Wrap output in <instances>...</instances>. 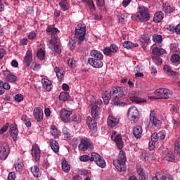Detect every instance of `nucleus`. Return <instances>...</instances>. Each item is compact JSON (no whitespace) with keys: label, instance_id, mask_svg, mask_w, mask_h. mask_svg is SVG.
Returning <instances> with one entry per match:
<instances>
[{"label":"nucleus","instance_id":"f257e3e1","mask_svg":"<svg viewBox=\"0 0 180 180\" xmlns=\"http://www.w3.org/2000/svg\"><path fill=\"white\" fill-rule=\"evenodd\" d=\"M98 105H102V101L101 100H98L91 104V115L94 120L91 117H88L86 119V123L89 128L91 131L94 132L96 131L98 129L96 127V120L99 119V116H101V113L102 112L101 110V108H99Z\"/></svg>","mask_w":180,"mask_h":180},{"label":"nucleus","instance_id":"f03ea898","mask_svg":"<svg viewBox=\"0 0 180 180\" xmlns=\"http://www.w3.org/2000/svg\"><path fill=\"white\" fill-rule=\"evenodd\" d=\"M91 58H89L88 63L94 68H102L103 67V54L97 50H92L90 53Z\"/></svg>","mask_w":180,"mask_h":180},{"label":"nucleus","instance_id":"7ed1b4c3","mask_svg":"<svg viewBox=\"0 0 180 180\" xmlns=\"http://www.w3.org/2000/svg\"><path fill=\"white\" fill-rule=\"evenodd\" d=\"M132 19H135L139 22H147L148 20H150L148 8H146L144 6H141L139 12L132 16Z\"/></svg>","mask_w":180,"mask_h":180},{"label":"nucleus","instance_id":"20e7f679","mask_svg":"<svg viewBox=\"0 0 180 180\" xmlns=\"http://www.w3.org/2000/svg\"><path fill=\"white\" fill-rule=\"evenodd\" d=\"M75 36L78 40L77 44L81 46L85 41V34H86V25L85 24H79L75 31Z\"/></svg>","mask_w":180,"mask_h":180},{"label":"nucleus","instance_id":"39448f33","mask_svg":"<svg viewBox=\"0 0 180 180\" xmlns=\"http://www.w3.org/2000/svg\"><path fill=\"white\" fill-rule=\"evenodd\" d=\"M128 119L131 123H136L140 119V112L136 107L132 106L128 110Z\"/></svg>","mask_w":180,"mask_h":180},{"label":"nucleus","instance_id":"423d86ee","mask_svg":"<svg viewBox=\"0 0 180 180\" xmlns=\"http://www.w3.org/2000/svg\"><path fill=\"white\" fill-rule=\"evenodd\" d=\"M79 149L81 151H86V150H94V145L89 141L88 138H84L81 140L79 145Z\"/></svg>","mask_w":180,"mask_h":180},{"label":"nucleus","instance_id":"0eeeda50","mask_svg":"<svg viewBox=\"0 0 180 180\" xmlns=\"http://www.w3.org/2000/svg\"><path fill=\"white\" fill-rule=\"evenodd\" d=\"M31 154L34 161H36L37 162H39L40 161V157L41 153L40 152V148L39 147V145L37 143L32 145L31 149Z\"/></svg>","mask_w":180,"mask_h":180},{"label":"nucleus","instance_id":"6e6552de","mask_svg":"<svg viewBox=\"0 0 180 180\" xmlns=\"http://www.w3.org/2000/svg\"><path fill=\"white\" fill-rule=\"evenodd\" d=\"M11 151V149L9 148V145L8 143H4L2 144V146L0 147V158L1 160H6L8 158V155H9V153Z\"/></svg>","mask_w":180,"mask_h":180},{"label":"nucleus","instance_id":"1a4fd4ad","mask_svg":"<svg viewBox=\"0 0 180 180\" xmlns=\"http://www.w3.org/2000/svg\"><path fill=\"white\" fill-rule=\"evenodd\" d=\"M71 115H72V111L68 110L65 108H63L60 110V119L64 123H70L71 121Z\"/></svg>","mask_w":180,"mask_h":180},{"label":"nucleus","instance_id":"9d476101","mask_svg":"<svg viewBox=\"0 0 180 180\" xmlns=\"http://www.w3.org/2000/svg\"><path fill=\"white\" fill-rule=\"evenodd\" d=\"M124 95V91L122 87H114L110 94V98L112 99H120V98H123Z\"/></svg>","mask_w":180,"mask_h":180},{"label":"nucleus","instance_id":"9b49d317","mask_svg":"<svg viewBox=\"0 0 180 180\" xmlns=\"http://www.w3.org/2000/svg\"><path fill=\"white\" fill-rule=\"evenodd\" d=\"M149 124H152V126H155V127H160L162 124L161 120L155 117V111L154 110H150Z\"/></svg>","mask_w":180,"mask_h":180},{"label":"nucleus","instance_id":"f8f14e48","mask_svg":"<svg viewBox=\"0 0 180 180\" xmlns=\"http://www.w3.org/2000/svg\"><path fill=\"white\" fill-rule=\"evenodd\" d=\"M155 95L159 96L157 99H168L169 98V89H159L155 91Z\"/></svg>","mask_w":180,"mask_h":180},{"label":"nucleus","instance_id":"ddd939ff","mask_svg":"<svg viewBox=\"0 0 180 180\" xmlns=\"http://www.w3.org/2000/svg\"><path fill=\"white\" fill-rule=\"evenodd\" d=\"M163 70L167 74V75L172 77V78H174V79L179 78V73H178L176 71L172 70V68H171V67L169 65H165Z\"/></svg>","mask_w":180,"mask_h":180},{"label":"nucleus","instance_id":"4468645a","mask_svg":"<svg viewBox=\"0 0 180 180\" xmlns=\"http://www.w3.org/2000/svg\"><path fill=\"white\" fill-rule=\"evenodd\" d=\"M33 115L37 122H43V110L40 107L34 108Z\"/></svg>","mask_w":180,"mask_h":180},{"label":"nucleus","instance_id":"2eb2a0df","mask_svg":"<svg viewBox=\"0 0 180 180\" xmlns=\"http://www.w3.org/2000/svg\"><path fill=\"white\" fill-rule=\"evenodd\" d=\"M111 139L116 143V146L119 150H122V148H123V140L122 139L121 134H117L115 136L114 134V135H112Z\"/></svg>","mask_w":180,"mask_h":180},{"label":"nucleus","instance_id":"dca6fc26","mask_svg":"<svg viewBox=\"0 0 180 180\" xmlns=\"http://www.w3.org/2000/svg\"><path fill=\"white\" fill-rule=\"evenodd\" d=\"M10 133L13 141H18V134H19V131L18 130V126L16 124L11 125Z\"/></svg>","mask_w":180,"mask_h":180},{"label":"nucleus","instance_id":"f3484780","mask_svg":"<svg viewBox=\"0 0 180 180\" xmlns=\"http://www.w3.org/2000/svg\"><path fill=\"white\" fill-rule=\"evenodd\" d=\"M163 158L166 160V161H169L170 162H174L175 160V155L174 153H171L169 150H164L162 153Z\"/></svg>","mask_w":180,"mask_h":180},{"label":"nucleus","instance_id":"a211bd4d","mask_svg":"<svg viewBox=\"0 0 180 180\" xmlns=\"http://www.w3.org/2000/svg\"><path fill=\"white\" fill-rule=\"evenodd\" d=\"M3 72L4 77H6V79L8 81V82L15 83L16 81H18V77L11 74L10 71L5 70Z\"/></svg>","mask_w":180,"mask_h":180},{"label":"nucleus","instance_id":"6ab92c4d","mask_svg":"<svg viewBox=\"0 0 180 180\" xmlns=\"http://www.w3.org/2000/svg\"><path fill=\"white\" fill-rule=\"evenodd\" d=\"M32 60H33V56L32 55V50L28 49L25 57L24 58V63L27 67H29L32 63Z\"/></svg>","mask_w":180,"mask_h":180},{"label":"nucleus","instance_id":"aec40b11","mask_svg":"<svg viewBox=\"0 0 180 180\" xmlns=\"http://www.w3.org/2000/svg\"><path fill=\"white\" fill-rule=\"evenodd\" d=\"M118 49L117 46H110V47H106L103 49V53L105 56H110L112 53H116Z\"/></svg>","mask_w":180,"mask_h":180},{"label":"nucleus","instance_id":"412c9836","mask_svg":"<svg viewBox=\"0 0 180 180\" xmlns=\"http://www.w3.org/2000/svg\"><path fill=\"white\" fill-rule=\"evenodd\" d=\"M54 71L57 75L58 79L61 82V81H63V78H64V74H65V71H64V69L60 67H56Z\"/></svg>","mask_w":180,"mask_h":180},{"label":"nucleus","instance_id":"4be33fe9","mask_svg":"<svg viewBox=\"0 0 180 180\" xmlns=\"http://www.w3.org/2000/svg\"><path fill=\"white\" fill-rule=\"evenodd\" d=\"M49 144L53 153H57L60 151V146L58 145V142H57V141L54 139H50Z\"/></svg>","mask_w":180,"mask_h":180},{"label":"nucleus","instance_id":"5701e85b","mask_svg":"<svg viewBox=\"0 0 180 180\" xmlns=\"http://www.w3.org/2000/svg\"><path fill=\"white\" fill-rule=\"evenodd\" d=\"M133 134L136 139H141V135L143 134L141 126L135 127L133 129Z\"/></svg>","mask_w":180,"mask_h":180},{"label":"nucleus","instance_id":"b1692460","mask_svg":"<svg viewBox=\"0 0 180 180\" xmlns=\"http://www.w3.org/2000/svg\"><path fill=\"white\" fill-rule=\"evenodd\" d=\"M107 123H108V126H110V127H115V126L118 124L119 120L117 118H115L113 116L110 115L108 118Z\"/></svg>","mask_w":180,"mask_h":180},{"label":"nucleus","instance_id":"393cba45","mask_svg":"<svg viewBox=\"0 0 180 180\" xmlns=\"http://www.w3.org/2000/svg\"><path fill=\"white\" fill-rule=\"evenodd\" d=\"M46 33L51 34V36H57L60 33V30L54 27H48L46 29Z\"/></svg>","mask_w":180,"mask_h":180},{"label":"nucleus","instance_id":"a878e982","mask_svg":"<svg viewBox=\"0 0 180 180\" xmlns=\"http://www.w3.org/2000/svg\"><path fill=\"white\" fill-rule=\"evenodd\" d=\"M42 84L47 92H50V91L53 89V84L51 83V81L49 80L48 79H44L42 80Z\"/></svg>","mask_w":180,"mask_h":180},{"label":"nucleus","instance_id":"bb28decb","mask_svg":"<svg viewBox=\"0 0 180 180\" xmlns=\"http://www.w3.org/2000/svg\"><path fill=\"white\" fill-rule=\"evenodd\" d=\"M164 19V13L162 11H158L155 13L153 17V22L160 23Z\"/></svg>","mask_w":180,"mask_h":180},{"label":"nucleus","instance_id":"cd10ccee","mask_svg":"<svg viewBox=\"0 0 180 180\" xmlns=\"http://www.w3.org/2000/svg\"><path fill=\"white\" fill-rule=\"evenodd\" d=\"M165 53H167V51H165V49L158 48V46H156L153 49V53L154 54V56H162V54H165Z\"/></svg>","mask_w":180,"mask_h":180},{"label":"nucleus","instance_id":"c85d7f7f","mask_svg":"<svg viewBox=\"0 0 180 180\" xmlns=\"http://www.w3.org/2000/svg\"><path fill=\"white\" fill-rule=\"evenodd\" d=\"M112 91H104L103 94H102V98H103V102L105 103V105H108V103H109V101H110V94H111Z\"/></svg>","mask_w":180,"mask_h":180},{"label":"nucleus","instance_id":"c756f323","mask_svg":"<svg viewBox=\"0 0 180 180\" xmlns=\"http://www.w3.org/2000/svg\"><path fill=\"white\" fill-rule=\"evenodd\" d=\"M59 6L61 11L65 12V11H68L70 9V5L68 4V1L67 0H61L59 3Z\"/></svg>","mask_w":180,"mask_h":180},{"label":"nucleus","instance_id":"7c9ffc66","mask_svg":"<svg viewBox=\"0 0 180 180\" xmlns=\"http://www.w3.org/2000/svg\"><path fill=\"white\" fill-rule=\"evenodd\" d=\"M31 172H32L35 178H39L41 176V173L40 172V169L37 165L31 167Z\"/></svg>","mask_w":180,"mask_h":180},{"label":"nucleus","instance_id":"2f4dec72","mask_svg":"<svg viewBox=\"0 0 180 180\" xmlns=\"http://www.w3.org/2000/svg\"><path fill=\"white\" fill-rule=\"evenodd\" d=\"M117 161L118 164H122L123 165L126 164V155H124V152L123 150L120 151V155Z\"/></svg>","mask_w":180,"mask_h":180},{"label":"nucleus","instance_id":"473e14b6","mask_svg":"<svg viewBox=\"0 0 180 180\" xmlns=\"http://www.w3.org/2000/svg\"><path fill=\"white\" fill-rule=\"evenodd\" d=\"M60 101H63V102H65L70 99V93L67 91L61 92L59 95Z\"/></svg>","mask_w":180,"mask_h":180},{"label":"nucleus","instance_id":"72a5a7b5","mask_svg":"<svg viewBox=\"0 0 180 180\" xmlns=\"http://www.w3.org/2000/svg\"><path fill=\"white\" fill-rule=\"evenodd\" d=\"M70 169H71V167H70V165L67 162V160H65V159H63L62 171H63L64 172L68 173L70 172Z\"/></svg>","mask_w":180,"mask_h":180},{"label":"nucleus","instance_id":"f704fd0d","mask_svg":"<svg viewBox=\"0 0 180 180\" xmlns=\"http://www.w3.org/2000/svg\"><path fill=\"white\" fill-rule=\"evenodd\" d=\"M50 42L52 46H60V39H58V35L51 36Z\"/></svg>","mask_w":180,"mask_h":180},{"label":"nucleus","instance_id":"c9c22d12","mask_svg":"<svg viewBox=\"0 0 180 180\" xmlns=\"http://www.w3.org/2000/svg\"><path fill=\"white\" fill-rule=\"evenodd\" d=\"M51 133L52 136H53L54 139H58V137H60V135L58 134V129L54 124L51 126Z\"/></svg>","mask_w":180,"mask_h":180},{"label":"nucleus","instance_id":"e433bc0d","mask_svg":"<svg viewBox=\"0 0 180 180\" xmlns=\"http://www.w3.org/2000/svg\"><path fill=\"white\" fill-rule=\"evenodd\" d=\"M130 99L131 102H134L135 103H146L147 102V100L137 96L131 97Z\"/></svg>","mask_w":180,"mask_h":180},{"label":"nucleus","instance_id":"4c0bfd02","mask_svg":"<svg viewBox=\"0 0 180 180\" xmlns=\"http://www.w3.org/2000/svg\"><path fill=\"white\" fill-rule=\"evenodd\" d=\"M37 57L40 60V61H43V60L46 58V51L41 49H39L37 51Z\"/></svg>","mask_w":180,"mask_h":180},{"label":"nucleus","instance_id":"58836bf2","mask_svg":"<svg viewBox=\"0 0 180 180\" xmlns=\"http://www.w3.org/2000/svg\"><path fill=\"white\" fill-rule=\"evenodd\" d=\"M95 162L96 165H98L101 168H105V167H106V162H105V160H103V158H102L101 156L98 159H97Z\"/></svg>","mask_w":180,"mask_h":180},{"label":"nucleus","instance_id":"ea45409f","mask_svg":"<svg viewBox=\"0 0 180 180\" xmlns=\"http://www.w3.org/2000/svg\"><path fill=\"white\" fill-rule=\"evenodd\" d=\"M15 167L16 171L20 172L22 169H23V163L20 161V160L18 159L17 162H15Z\"/></svg>","mask_w":180,"mask_h":180},{"label":"nucleus","instance_id":"a19ab883","mask_svg":"<svg viewBox=\"0 0 180 180\" xmlns=\"http://www.w3.org/2000/svg\"><path fill=\"white\" fill-rule=\"evenodd\" d=\"M153 40L154 43H158V44H161L162 41V36L158 34H154L153 36Z\"/></svg>","mask_w":180,"mask_h":180},{"label":"nucleus","instance_id":"79ce46f5","mask_svg":"<svg viewBox=\"0 0 180 180\" xmlns=\"http://www.w3.org/2000/svg\"><path fill=\"white\" fill-rule=\"evenodd\" d=\"M50 49L53 51V53H56V54H61V46H50Z\"/></svg>","mask_w":180,"mask_h":180},{"label":"nucleus","instance_id":"37998d69","mask_svg":"<svg viewBox=\"0 0 180 180\" xmlns=\"http://www.w3.org/2000/svg\"><path fill=\"white\" fill-rule=\"evenodd\" d=\"M141 43H143L144 44H148L150 43V36L143 35L140 39Z\"/></svg>","mask_w":180,"mask_h":180},{"label":"nucleus","instance_id":"c03bdc74","mask_svg":"<svg viewBox=\"0 0 180 180\" xmlns=\"http://www.w3.org/2000/svg\"><path fill=\"white\" fill-rule=\"evenodd\" d=\"M153 63L158 66L161 65L162 64V59H161L159 56H154L153 57Z\"/></svg>","mask_w":180,"mask_h":180},{"label":"nucleus","instance_id":"a18cd8bd","mask_svg":"<svg viewBox=\"0 0 180 180\" xmlns=\"http://www.w3.org/2000/svg\"><path fill=\"white\" fill-rule=\"evenodd\" d=\"M72 121L77 124H78V123H81V116L78 114H75L72 117Z\"/></svg>","mask_w":180,"mask_h":180},{"label":"nucleus","instance_id":"49530a36","mask_svg":"<svg viewBox=\"0 0 180 180\" xmlns=\"http://www.w3.org/2000/svg\"><path fill=\"white\" fill-rule=\"evenodd\" d=\"M116 169L119 171V172H124L126 171V167L124 165L117 163V165L115 166Z\"/></svg>","mask_w":180,"mask_h":180},{"label":"nucleus","instance_id":"de8ad7c7","mask_svg":"<svg viewBox=\"0 0 180 180\" xmlns=\"http://www.w3.org/2000/svg\"><path fill=\"white\" fill-rule=\"evenodd\" d=\"M99 158H101V156L99 154L96 153H91V156L90 157V161H94V162L98 160Z\"/></svg>","mask_w":180,"mask_h":180},{"label":"nucleus","instance_id":"09e8293b","mask_svg":"<svg viewBox=\"0 0 180 180\" xmlns=\"http://www.w3.org/2000/svg\"><path fill=\"white\" fill-rule=\"evenodd\" d=\"M162 9L165 13H172L174 12V8L170 6H164Z\"/></svg>","mask_w":180,"mask_h":180},{"label":"nucleus","instance_id":"8fccbe9b","mask_svg":"<svg viewBox=\"0 0 180 180\" xmlns=\"http://www.w3.org/2000/svg\"><path fill=\"white\" fill-rule=\"evenodd\" d=\"M171 61L172 63H178L180 60V56L178 54H174L171 56Z\"/></svg>","mask_w":180,"mask_h":180},{"label":"nucleus","instance_id":"3c124183","mask_svg":"<svg viewBox=\"0 0 180 180\" xmlns=\"http://www.w3.org/2000/svg\"><path fill=\"white\" fill-rule=\"evenodd\" d=\"M0 86L3 87V89H11V84L9 83L6 82L4 83V82L0 81Z\"/></svg>","mask_w":180,"mask_h":180},{"label":"nucleus","instance_id":"603ef678","mask_svg":"<svg viewBox=\"0 0 180 180\" xmlns=\"http://www.w3.org/2000/svg\"><path fill=\"white\" fill-rule=\"evenodd\" d=\"M79 160L83 162H86L88 161H91V157H89L88 155H84L80 156Z\"/></svg>","mask_w":180,"mask_h":180},{"label":"nucleus","instance_id":"864d4df0","mask_svg":"<svg viewBox=\"0 0 180 180\" xmlns=\"http://www.w3.org/2000/svg\"><path fill=\"white\" fill-rule=\"evenodd\" d=\"M148 157H150V154H148V153L146 150L142 151L141 159H142L143 161L146 160Z\"/></svg>","mask_w":180,"mask_h":180},{"label":"nucleus","instance_id":"5fc2aeb1","mask_svg":"<svg viewBox=\"0 0 180 180\" xmlns=\"http://www.w3.org/2000/svg\"><path fill=\"white\" fill-rule=\"evenodd\" d=\"M63 133L65 139H68V137H70V133H68V128H67V127L63 128Z\"/></svg>","mask_w":180,"mask_h":180},{"label":"nucleus","instance_id":"6e6d98bb","mask_svg":"<svg viewBox=\"0 0 180 180\" xmlns=\"http://www.w3.org/2000/svg\"><path fill=\"white\" fill-rule=\"evenodd\" d=\"M15 102H22L23 101V95L18 94L15 96Z\"/></svg>","mask_w":180,"mask_h":180},{"label":"nucleus","instance_id":"4d7b16f0","mask_svg":"<svg viewBox=\"0 0 180 180\" xmlns=\"http://www.w3.org/2000/svg\"><path fill=\"white\" fill-rule=\"evenodd\" d=\"M37 37V34L34 32H31L27 36L30 40H34V39H36Z\"/></svg>","mask_w":180,"mask_h":180},{"label":"nucleus","instance_id":"13d9d810","mask_svg":"<svg viewBox=\"0 0 180 180\" xmlns=\"http://www.w3.org/2000/svg\"><path fill=\"white\" fill-rule=\"evenodd\" d=\"M9 127V124H6L3 126V127L1 128L0 129V134H4L8 130V128Z\"/></svg>","mask_w":180,"mask_h":180},{"label":"nucleus","instance_id":"bf43d9fd","mask_svg":"<svg viewBox=\"0 0 180 180\" xmlns=\"http://www.w3.org/2000/svg\"><path fill=\"white\" fill-rule=\"evenodd\" d=\"M77 62L75 60H74V59H68V65H69V67H70L71 68H72V67H75V63Z\"/></svg>","mask_w":180,"mask_h":180},{"label":"nucleus","instance_id":"052dcab7","mask_svg":"<svg viewBox=\"0 0 180 180\" xmlns=\"http://www.w3.org/2000/svg\"><path fill=\"white\" fill-rule=\"evenodd\" d=\"M162 180H174L172 176L170 174L162 175L161 174Z\"/></svg>","mask_w":180,"mask_h":180},{"label":"nucleus","instance_id":"680f3d73","mask_svg":"<svg viewBox=\"0 0 180 180\" xmlns=\"http://www.w3.org/2000/svg\"><path fill=\"white\" fill-rule=\"evenodd\" d=\"M32 70H34V71H37L38 70H40V65L33 62L32 65H31Z\"/></svg>","mask_w":180,"mask_h":180},{"label":"nucleus","instance_id":"e2e57ef3","mask_svg":"<svg viewBox=\"0 0 180 180\" xmlns=\"http://www.w3.org/2000/svg\"><path fill=\"white\" fill-rule=\"evenodd\" d=\"M15 178L16 175L15 174V172H11L8 174V180H15Z\"/></svg>","mask_w":180,"mask_h":180},{"label":"nucleus","instance_id":"0e129e2a","mask_svg":"<svg viewBox=\"0 0 180 180\" xmlns=\"http://www.w3.org/2000/svg\"><path fill=\"white\" fill-rule=\"evenodd\" d=\"M159 138L158 136H157V134H153L151 136V141H153V143H157L158 141Z\"/></svg>","mask_w":180,"mask_h":180},{"label":"nucleus","instance_id":"69168bd1","mask_svg":"<svg viewBox=\"0 0 180 180\" xmlns=\"http://www.w3.org/2000/svg\"><path fill=\"white\" fill-rule=\"evenodd\" d=\"M97 6H105V0H96Z\"/></svg>","mask_w":180,"mask_h":180},{"label":"nucleus","instance_id":"338daca9","mask_svg":"<svg viewBox=\"0 0 180 180\" xmlns=\"http://www.w3.org/2000/svg\"><path fill=\"white\" fill-rule=\"evenodd\" d=\"M157 136L159 140H164V139H165V134H164L162 132H158Z\"/></svg>","mask_w":180,"mask_h":180},{"label":"nucleus","instance_id":"774afa93","mask_svg":"<svg viewBox=\"0 0 180 180\" xmlns=\"http://www.w3.org/2000/svg\"><path fill=\"white\" fill-rule=\"evenodd\" d=\"M174 152L176 154H180V145L174 144Z\"/></svg>","mask_w":180,"mask_h":180}]
</instances>
